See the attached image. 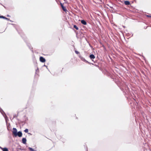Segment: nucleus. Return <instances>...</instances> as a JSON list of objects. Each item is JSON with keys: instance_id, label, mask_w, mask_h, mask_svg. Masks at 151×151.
<instances>
[{"instance_id": "f257e3e1", "label": "nucleus", "mask_w": 151, "mask_h": 151, "mask_svg": "<svg viewBox=\"0 0 151 151\" xmlns=\"http://www.w3.org/2000/svg\"><path fill=\"white\" fill-rule=\"evenodd\" d=\"M13 133L15 137L17 136V129L14 128H13Z\"/></svg>"}, {"instance_id": "f03ea898", "label": "nucleus", "mask_w": 151, "mask_h": 151, "mask_svg": "<svg viewBox=\"0 0 151 151\" xmlns=\"http://www.w3.org/2000/svg\"><path fill=\"white\" fill-rule=\"evenodd\" d=\"M40 61L42 63L45 62V59L42 57H40Z\"/></svg>"}, {"instance_id": "7ed1b4c3", "label": "nucleus", "mask_w": 151, "mask_h": 151, "mask_svg": "<svg viewBox=\"0 0 151 151\" xmlns=\"http://www.w3.org/2000/svg\"><path fill=\"white\" fill-rule=\"evenodd\" d=\"M18 136L19 137H21L22 136V133L21 132H19L17 133V136Z\"/></svg>"}, {"instance_id": "20e7f679", "label": "nucleus", "mask_w": 151, "mask_h": 151, "mask_svg": "<svg viewBox=\"0 0 151 151\" xmlns=\"http://www.w3.org/2000/svg\"><path fill=\"white\" fill-rule=\"evenodd\" d=\"M0 148L3 151H8L7 148H3L0 147Z\"/></svg>"}, {"instance_id": "39448f33", "label": "nucleus", "mask_w": 151, "mask_h": 151, "mask_svg": "<svg viewBox=\"0 0 151 151\" xmlns=\"http://www.w3.org/2000/svg\"><path fill=\"white\" fill-rule=\"evenodd\" d=\"M22 142L23 143L25 144L26 142V139L25 138H23L22 139Z\"/></svg>"}, {"instance_id": "423d86ee", "label": "nucleus", "mask_w": 151, "mask_h": 151, "mask_svg": "<svg viewBox=\"0 0 151 151\" xmlns=\"http://www.w3.org/2000/svg\"><path fill=\"white\" fill-rule=\"evenodd\" d=\"M81 23L84 25H86V22L84 20H82L81 21Z\"/></svg>"}, {"instance_id": "0eeeda50", "label": "nucleus", "mask_w": 151, "mask_h": 151, "mask_svg": "<svg viewBox=\"0 0 151 151\" xmlns=\"http://www.w3.org/2000/svg\"><path fill=\"white\" fill-rule=\"evenodd\" d=\"M90 57L91 59H93L95 58V56L93 55H91L90 56Z\"/></svg>"}, {"instance_id": "6e6552de", "label": "nucleus", "mask_w": 151, "mask_h": 151, "mask_svg": "<svg viewBox=\"0 0 151 151\" xmlns=\"http://www.w3.org/2000/svg\"><path fill=\"white\" fill-rule=\"evenodd\" d=\"M124 4L126 5H128L130 4V2L128 1H124Z\"/></svg>"}, {"instance_id": "1a4fd4ad", "label": "nucleus", "mask_w": 151, "mask_h": 151, "mask_svg": "<svg viewBox=\"0 0 151 151\" xmlns=\"http://www.w3.org/2000/svg\"><path fill=\"white\" fill-rule=\"evenodd\" d=\"M63 10L65 11V12H66V11H67V10L65 8V7H64V6H63L62 7Z\"/></svg>"}, {"instance_id": "9d476101", "label": "nucleus", "mask_w": 151, "mask_h": 151, "mask_svg": "<svg viewBox=\"0 0 151 151\" xmlns=\"http://www.w3.org/2000/svg\"><path fill=\"white\" fill-rule=\"evenodd\" d=\"M0 17L3 18L4 19H6L7 20H9V19H8V18L5 17H4V16H1Z\"/></svg>"}, {"instance_id": "9b49d317", "label": "nucleus", "mask_w": 151, "mask_h": 151, "mask_svg": "<svg viewBox=\"0 0 151 151\" xmlns=\"http://www.w3.org/2000/svg\"><path fill=\"white\" fill-rule=\"evenodd\" d=\"M74 27L77 30H78V27L76 25L74 26Z\"/></svg>"}, {"instance_id": "f8f14e48", "label": "nucleus", "mask_w": 151, "mask_h": 151, "mask_svg": "<svg viewBox=\"0 0 151 151\" xmlns=\"http://www.w3.org/2000/svg\"><path fill=\"white\" fill-rule=\"evenodd\" d=\"M29 149L31 151H35L33 148H32L30 147H29Z\"/></svg>"}, {"instance_id": "ddd939ff", "label": "nucleus", "mask_w": 151, "mask_h": 151, "mask_svg": "<svg viewBox=\"0 0 151 151\" xmlns=\"http://www.w3.org/2000/svg\"><path fill=\"white\" fill-rule=\"evenodd\" d=\"M24 131L26 133H28V130L27 129H26Z\"/></svg>"}, {"instance_id": "4468645a", "label": "nucleus", "mask_w": 151, "mask_h": 151, "mask_svg": "<svg viewBox=\"0 0 151 151\" xmlns=\"http://www.w3.org/2000/svg\"><path fill=\"white\" fill-rule=\"evenodd\" d=\"M60 4L61 5V7H62L63 6H64L63 5V4L61 3H60Z\"/></svg>"}, {"instance_id": "2eb2a0df", "label": "nucleus", "mask_w": 151, "mask_h": 151, "mask_svg": "<svg viewBox=\"0 0 151 151\" xmlns=\"http://www.w3.org/2000/svg\"><path fill=\"white\" fill-rule=\"evenodd\" d=\"M75 52H76L77 54H78V53H79V52H78V51H76V50L75 51Z\"/></svg>"}, {"instance_id": "dca6fc26", "label": "nucleus", "mask_w": 151, "mask_h": 151, "mask_svg": "<svg viewBox=\"0 0 151 151\" xmlns=\"http://www.w3.org/2000/svg\"><path fill=\"white\" fill-rule=\"evenodd\" d=\"M147 17H151V16H149V15H147Z\"/></svg>"}]
</instances>
